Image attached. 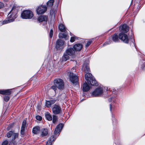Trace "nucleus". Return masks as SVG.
I'll use <instances>...</instances> for the list:
<instances>
[{
	"label": "nucleus",
	"mask_w": 145,
	"mask_h": 145,
	"mask_svg": "<svg viewBox=\"0 0 145 145\" xmlns=\"http://www.w3.org/2000/svg\"><path fill=\"white\" fill-rule=\"evenodd\" d=\"M18 12L17 9L13 7L8 15V20L3 22V24H5L13 22L17 17L16 14Z\"/></svg>",
	"instance_id": "1"
},
{
	"label": "nucleus",
	"mask_w": 145,
	"mask_h": 145,
	"mask_svg": "<svg viewBox=\"0 0 145 145\" xmlns=\"http://www.w3.org/2000/svg\"><path fill=\"white\" fill-rule=\"evenodd\" d=\"M54 86L51 87V88L55 91L57 88L60 89H62L64 88V83L63 80L60 78H56L54 80Z\"/></svg>",
	"instance_id": "2"
},
{
	"label": "nucleus",
	"mask_w": 145,
	"mask_h": 145,
	"mask_svg": "<svg viewBox=\"0 0 145 145\" xmlns=\"http://www.w3.org/2000/svg\"><path fill=\"white\" fill-rule=\"evenodd\" d=\"M33 12L30 10H25L23 11L21 14L22 18L24 19H31L33 16Z\"/></svg>",
	"instance_id": "3"
},
{
	"label": "nucleus",
	"mask_w": 145,
	"mask_h": 145,
	"mask_svg": "<svg viewBox=\"0 0 145 145\" xmlns=\"http://www.w3.org/2000/svg\"><path fill=\"white\" fill-rule=\"evenodd\" d=\"M69 75L70 80L73 84L74 85L77 84L78 81V76L72 72H70Z\"/></svg>",
	"instance_id": "4"
},
{
	"label": "nucleus",
	"mask_w": 145,
	"mask_h": 145,
	"mask_svg": "<svg viewBox=\"0 0 145 145\" xmlns=\"http://www.w3.org/2000/svg\"><path fill=\"white\" fill-rule=\"evenodd\" d=\"M65 47L64 42L62 40L58 39L56 42V48L57 51L62 50Z\"/></svg>",
	"instance_id": "5"
},
{
	"label": "nucleus",
	"mask_w": 145,
	"mask_h": 145,
	"mask_svg": "<svg viewBox=\"0 0 145 145\" xmlns=\"http://www.w3.org/2000/svg\"><path fill=\"white\" fill-rule=\"evenodd\" d=\"M52 111L55 114H58L62 112L61 108L59 105L55 104L52 108Z\"/></svg>",
	"instance_id": "6"
},
{
	"label": "nucleus",
	"mask_w": 145,
	"mask_h": 145,
	"mask_svg": "<svg viewBox=\"0 0 145 145\" xmlns=\"http://www.w3.org/2000/svg\"><path fill=\"white\" fill-rule=\"evenodd\" d=\"M47 7L46 6L41 5L38 7L36 10L37 13L38 14H43L47 10Z\"/></svg>",
	"instance_id": "7"
},
{
	"label": "nucleus",
	"mask_w": 145,
	"mask_h": 145,
	"mask_svg": "<svg viewBox=\"0 0 145 145\" xmlns=\"http://www.w3.org/2000/svg\"><path fill=\"white\" fill-rule=\"evenodd\" d=\"M103 93V90L101 87L97 88L92 92V95L94 96H97L101 95Z\"/></svg>",
	"instance_id": "8"
},
{
	"label": "nucleus",
	"mask_w": 145,
	"mask_h": 145,
	"mask_svg": "<svg viewBox=\"0 0 145 145\" xmlns=\"http://www.w3.org/2000/svg\"><path fill=\"white\" fill-rule=\"evenodd\" d=\"M119 39L123 42L128 43L129 42V39L127 35L125 34L120 33L119 35Z\"/></svg>",
	"instance_id": "9"
},
{
	"label": "nucleus",
	"mask_w": 145,
	"mask_h": 145,
	"mask_svg": "<svg viewBox=\"0 0 145 145\" xmlns=\"http://www.w3.org/2000/svg\"><path fill=\"white\" fill-rule=\"evenodd\" d=\"M119 29L121 33H126L128 31L129 27L126 24H124L120 27Z\"/></svg>",
	"instance_id": "10"
},
{
	"label": "nucleus",
	"mask_w": 145,
	"mask_h": 145,
	"mask_svg": "<svg viewBox=\"0 0 145 145\" xmlns=\"http://www.w3.org/2000/svg\"><path fill=\"white\" fill-rule=\"evenodd\" d=\"M63 127V124L60 123L57 125L56 128L54 131V134L57 135L59 134L61 130Z\"/></svg>",
	"instance_id": "11"
},
{
	"label": "nucleus",
	"mask_w": 145,
	"mask_h": 145,
	"mask_svg": "<svg viewBox=\"0 0 145 145\" xmlns=\"http://www.w3.org/2000/svg\"><path fill=\"white\" fill-rule=\"evenodd\" d=\"M56 100L53 99L50 101H46L45 106L47 107H50L52 105L56 102Z\"/></svg>",
	"instance_id": "12"
},
{
	"label": "nucleus",
	"mask_w": 145,
	"mask_h": 145,
	"mask_svg": "<svg viewBox=\"0 0 145 145\" xmlns=\"http://www.w3.org/2000/svg\"><path fill=\"white\" fill-rule=\"evenodd\" d=\"M26 121L24 120L22 123V126L21 129V134L24 135V134L25 128L26 126Z\"/></svg>",
	"instance_id": "13"
},
{
	"label": "nucleus",
	"mask_w": 145,
	"mask_h": 145,
	"mask_svg": "<svg viewBox=\"0 0 145 145\" xmlns=\"http://www.w3.org/2000/svg\"><path fill=\"white\" fill-rule=\"evenodd\" d=\"M82 68L85 73H87V72H89L90 71V70L89 64L87 63H85L83 65Z\"/></svg>",
	"instance_id": "14"
},
{
	"label": "nucleus",
	"mask_w": 145,
	"mask_h": 145,
	"mask_svg": "<svg viewBox=\"0 0 145 145\" xmlns=\"http://www.w3.org/2000/svg\"><path fill=\"white\" fill-rule=\"evenodd\" d=\"M56 137L54 135L51 136L49 139L46 145H52V141H54L56 139Z\"/></svg>",
	"instance_id": "15"
},
{
	"label": "nucleus",
	"mask_w": 145,
	"mask_h": 145,
	"mask_svg": "<svg viewBox=\"0 0 145 145\" xmlns=\"http://www.w3.org/2000/svg\"><path fill=\"white\" fill-rule=\"evenodd\" d=\"M48 19V17L45 16H41L38 18V20L39 22L43 21L46 22Z\"/></svg>",
	"instance_id": "16"
},
{
	"label": "nucleus",
	"mask_w": 145,
	"mask_h": 145,
	"mask_svg": "<svg viewBox=\"0 0 145 145\" xmlns=\"http://www.w3.org/2000/svg\"><path fill=\"white\" fill-rule=\"evenodd\" d=\"M82 47V45L80 44H75L73 46V48L76 51H79L80 50Z\"/></svg>",
	"instance_id": "17"
},
{
	"label": "nucleus",
	"mask_w": 145,
	"mask_h": 145,
	"mask_svg": "<svg viewBox=\"0 0 145 145\" xmlns=\"http://www.w3.org/2000/svg\"><path fill=\"white\" fill-rule=\"evenodd\" d=\"M90 89L89 86L88 85L87 83H85L83 85L82 90L84 91H87Z\"/></svg>",
	"instance_id": "18"
},
{
	"label": "nucleus",
	"mask_w": 145,
	"mask_h": 145,
	"mask_svg": "<svg viewBox=\"0 0 145 145\" xmlns=\"http://www.w3.org/2000/svg\"><path fill=\"white\" fill-rule=\"evenodd\" d=\"M87 82L88 84H90L92 86H97L98 85L97 82L95 80V79L93 78H91V79L89 81H88V82Z\"/></svg>",
	"instance_id": "19"
},
{
	"label": "nucleus",
	"mask_w": 145,
	"mask_h": 145,
	"mask_svg": "<svg viewBox=\"0 0 145 145\" xmlns=\"http://www.w3.org/2000/svg\"><path fill=\"white\" fill-rule=\"evenodd\" d=\"M60 31L62 32H67L66 29L65 25L63 24H60L58 27Z\"/></svg>",
	"instance_id": "20"
},
{
	"label": "nucleus",
	"mask_w": 145,
	"mask_h": 145,
	"mask_svg": "<svg viewBox=\"0 0 145 145\" xmlns=\"http://www.w3.org/2000/svg\"><path fill=\"white\" fill-rule=\"evenodd\" d=\"M91 74L87 72L85 74V78L87 82L91 80V78H93L91 77Z\"/></svg>",
	"instance_id": "21"
},
{
	"label": "nucleus",
	"mask_w": 145,
	"mask_h": 145,
	"mask_svg": "<svg viewBox=\"0 0 145 145\" xmlns=\"http://www.w3.org/2000/svg\"><path fill=\"white\" fill-rule=\"evenodd\" d=\"M67 32H65V34L61 33H59V38L61 39L65 38V39H67Z\"/></svg>",
	"instance_id": "22"
},
{
	"label": "nucleus",
	"mask_w": 145,
	"mask_h": 145,
	"mask_svg": "<svg viewBox=\"0 0 145 145\" xmlns=\"http://www.w3.org/2000/svg\"><path fill=\"white\" fill-rule=\"evenodd\" d=\"M67 54H74V51L72 48L68 49L66 50Z\"/></svg>",
	"instance_id": "23"
},
{
	"label": "nucleus",
	"mask_w": 145,
	"mask_h": 145,
	"mask_svg": "<svg viewBox=\"0 0 145 145\" xmlns=\"http://www.w3.org/2000/svg\"><path fill=\"white\" fill-rule=\"evenodd\" d=\"M48 130L47 129H43L41 131V135L42 137L46 136L48 134Z\"/></svg>",
	"instance_id": "24"
},
{
	"label": "nucleus",
	"mask_w": 145,
	"mask_h": 145,
	"mask_svg": "<svg viewBox=\"0 0 145 145\" xmlns=\"http://www.w3.org/2000/svg\"><path fill=\"white\" fill-rule=\"evenodd\" d=\"M112 39L113 41L115 42H118L119 41L118 36L116 34H114L112 37Z\"/></svg>",
	"instance_id": "25"
},
{
	"label": "nucleus",
	"mask_w": 145,
	"mask_h": 145,
	"mask_svg": "<svg viewBox=\"0 0 145 145\" xmlns=\"http://www.w3.org/2000/svg\"><path fill=\"white\" fill-rule=\"evenodd\" d=\"M45 116L46 118L49 121H51L52 120V118L50 114L48 112H46L45 114Z\"/></svg>",
	"instance_id": "26"
},
{
	"label": "nucleus",
	"mask_w": 145,
	"mask_h": 145,
	"mask_svg": "<svg viewBox=\"0 0 145 145\" xmlns=\"http://www.w3.org/2000/svg\"><path fill=\"white\" fill-rule=\"evenodd\" d=\"M40 131V128L37 126L33 128L32 132L35 134H37Z\"/></svg>",
	"instance_id": "27"
},
{
	"label": "nucleus",
	"mask_w": 145,
	"mask_h": 145,
	"mask_svg": "<svg viewBox=\"0 0 145 145\" xmlns=\"http://www.w3.org/2000/svg\"><path fill=\"white\" fill-rule=\"evenodd\" d=\"M11 89H7L4 90V95H10L12 93Z\"/></svg>",
	"instance_id": "28"
},
{
	"label": "nucleus",
	"mask_w": 145,
	"mask_h": 145,
	"mask_svg": "<svg viewBox=\"0 0 145 145\" xmlns=\"http://www.w3.org/2000/svg\"><path fill=\"white\" fill-rule=\"evenodd\" d=\"M54 2V0H50L47 3V6L48 7H51L53 5Z\"/></svg>",
	"instance_id": "29"
},
{
	"label": "nucleus",
	"mask_w": 145,
	"mask_h": 145,
	"mask_svg": "<svg viewBox=\"0 0 145 145\" xmlns=\"http://www.w3.org/2000/svg\"><path fill=\"white\" fill-rule=\"evenodd\" d=\"M69 57L68 56V55H63L62 57V61H66L67 60L69 59Z\"/></svg>",
	"instance_id": "30"
},
{
	"label": "nucleus",
	"mask_w": 145,
	"mask_h": 145,
	"mask_svg": "<svg viewBox=\"0 0 145 145\" xmlns=\"http://www.w3.org/2000/svg\"><path fill=\"white\" fill-rule=\"evenodd\" d=\"M53 123H55L57 121V116L55 115H53Z\"/></svg>",
	"instance_id": "31"
},
{
	"label": "nucleus",
	"mask_w": 145,
	"mask_h": 145,
	"mask_svg": "<svg viewBox=\"0 0 145 145\" xmlns=\"http://www.w3.org/2000/svg\"><path fill=\"white\" fill-rule=\"evenodd\" d=\"M55 10L53 9L51 10L50 12V14L52 16L54 17L55 16Z\"/></svg>",
	"instance_id": "32"
},
{
	"label": "nucleus",
	"mask_w": 145,
	"mask_h": 145,
	"mask_svg": "<svg viewBox=\"0 0 145 145\" xmlns=\"http://www.w3.org/2000/svg\"><path fill=\"white\" fill-rule=\"evenodd\" d=\"M18 133H14L12 135V140H14L16 138L18 137Z\"/></svg>",
	"instance_id": "33"
},
{
	"label": "nucleus",
	"mask_w": 145,
	"mask_h": 145,
	"mask_svg": "<svg viewBox=\"0 0 145 145\" xmlns=\"http://www.w3.org/2000/svg\"><path fill=\"white\" fill-rule=\"evenodd\" d=\"M77 39V37L76 36H74L71 37L70 41L71 42H74L75 41V39Z\"/></svg>",
	"instance_id": "34"
},
{
	"label": "nucleus",
	"mask_w": 145,
	"mask_h": 145,
	"mask_svg": "<svg viewBox=\"0 0 145 145\" xmlns=\"http://www.w3.org/2000/svg\"><path fill=\"white\" fill-rule=\"evenodd\" d=\"M93 39H91V40H89L86 43V47H88L91 44V42L93 41Z\"/></svg>",
	"instance_id": "35"
},
{
	"label": "nucleus",
	"mask_w": 145,
	"mask_h": 145,
	"mask_svg": "<svg viewBox=\"0 0 145 145\" xmlns=\"http://www.w3.org/2000/svg\"><path fill=\"white\" fill-rule=\"evenodd\" d=\"M13 132L12 131H9L7 133V137L8 138L10 137L12 135Z\"/></svg>",
	"instance_id": "36"
},
{
	"label": "nucleus",
	"mask_w": 145,
	"mask_h": 145,
	"mask_svg": "<svg viewBox=\"0 0 145 145\" xmlns=\"http://www.w3.org/2000/svg\"><path fill=\"white\" fill-rule=\"evenodd\" d=\"M8 142L7 140L4 141L2 144V145H8Z\"/></svg>",
	"instance_id": "37"
},
{
	"label": "nucleus",
	"mask_w": 145,
	"mask_h": 145,
	"mask_svg": "<svg viewBox=\"0 0 145 145\" xmlns=\"http://www.w3.org/2000/svg\"><path fill=\"white\" fill-rule=\"evenodd\" d=\"M53 31L52 29H51L50 30V33L49 34L50 37L51 38L53 36Z\"/></svg>",
	"instance_id": "38"
},
{
	"label": "nucleus",
	"mask_w": 145,
	"mask_h": 145,
	"mask_svg": "<svg viewBox=\"0 0 145 145\" xmlns=\"http://www.w3.org/2000/svg\"><path fill=\"white\" fill-rule=\"evenodd\" d=\"M4 100L6 101H8L9 99V97L8 96H5L4 97Z\"/></svg>",
	"instance_id": "39"
},
{
	"label": "nucleus",
	"mask_w": 145,
	"mask_h": 145,
	"mask_svg": "<svg viewBox=\"0 0 145 145\" xmlns=\"http://www.w3.org/2000/svg\"><path fill=\"white\" fill-rule=\"evenodd\" d=\"M37 120L39 121H40L42 120V117L41 116H37L36 117Z\"/></svg>",
	"instance_id": "40"
},
{
	"label": "nucleus",
	"mask_w": 145,
	"mask_h": 145,
	"mask_svg": "<svg viewBox=\"0 0 145 145\" xmlns=\"http://www.w3.org/2000/svg\"><path fill=\"white\" fill-rule=\"evenodd\" d=\"M4 6V4L1 2H0V9L3 8Z\"/></svg>",
	"instance_id": "41"
},
{
	"label": "nucleus",
	"mask_w": 145,
	"mask_h": 145,
	"mask_svg": "<svg viewBox=\"0 0 145 145\" xmlns=\"http://www.w3.org/2000/svg\"><path fill=\"white\" fill-rule=\"evenodd\" d=\"M114 108V107L112 106V105H111V104H110V110L111 112H112V109H113Z\"/></svg>",
	"instance_id": "42"
},
{
	"label": "nucleus",
	"mask_w": 145,
	"mask_h": 145,
	"mask_svg": "<svg viewBox=\"0 0 145 145\" xmlns=\"http://www.w3.org/2000/svg\"><path fill=\"white\" fill-rule=\"evenodd\" d=\"M4 90H0V94L2 95H4Z\"/></svg>",
	"instance_id": "43"
},
{
	"label": "nucleus",
	"mask_w": 145,
	"mask_h": 145,
	"mask_svg": "<svg viewBox=\"0 0 145 145\" xmlns=\"http://www.w3.org/2000/svg\"><path fill=\"white\" fill-rule=\"evenodd\" d=\"M112 97H111L109 99V101H111V100L112 99Z\"/></svg>",
	"instance_id": "44"
},
{
	"label": "nucleus",
	"mask_w": 145,
	"mask_h": 145,
	"mask_svg": "<svg viewBox=\"0 0 145 145\" xmlns=\"http://www.w3.org/2000/svg\"><path fill=\"white\" fill-rule=\"evenodd\" d=\"M5 1H8V0H5Z\"/></svg>",
	"instance_id": "45"
},
{
	"label": "nucleus",
	"mask_w": 145,
	"mask_h": 145,
	"mask_svg": "<svg viewBox=\"0 0 145 145\" xmlns=\"http://www.w3.org/2000/svg\"><path fill=\"white\" fill-rule=\"evenodd\" d=\"M109 43H106V44H109Z\"/></svg>",
	"instance_id": "46"
},
{
	"label": "nucleus",
	"mask_w": 145,
	"mask_h": 145,
	"mask_svg": "<svg viewBox=\"0 0 145 145\" xmlns=\"http://www.w3.org/2000/svg\"><path fill=\"white\" fill-rule=\"evenodd\" d=\"M70 56H72V55H69Z\"/></svg>",
	"instance_id": "47"
}]
</instances>
